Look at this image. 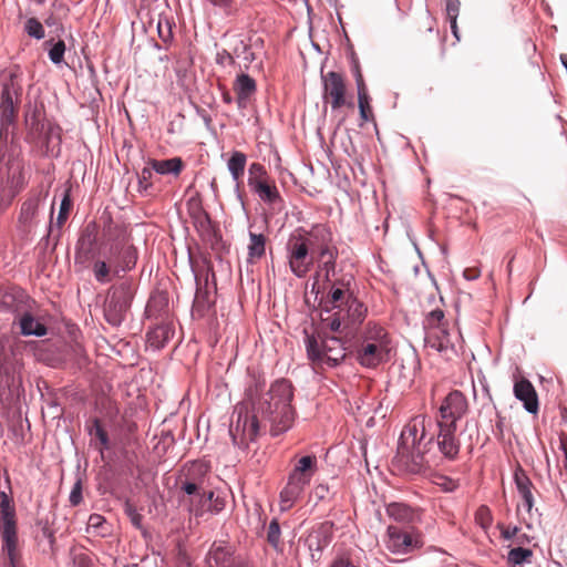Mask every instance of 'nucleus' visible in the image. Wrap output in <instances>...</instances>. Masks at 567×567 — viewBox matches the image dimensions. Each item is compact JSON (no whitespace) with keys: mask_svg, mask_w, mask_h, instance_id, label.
Wrapping results in <instances>:
<instances>
[{"mask_svg":"<svg viewBox=\"0 0 567 567\" xmlns=\"http://www.w3.org/2000/svg\"><path fill=\"white\" fill-rule=\"evenodd\" d=\"M310 481L289 474L286 486L280 492V509L282 512L290 509L293 504L301 497Z\"/></svg>","mask_w":567,"mask_h":567,"instance_id":"20","label":"nucleus"},{"mask_svg":"<svg viewBox=\"0 0 567 567\" xmlns=\"http://www.w3.org/2000/svg\"><path fill=\"white\" fill-rule=\"evenodd\" d=\"M252 412L254 414L249 415L248 411L243 406H237L234 411L236 420L230 425L229 434L233 444L239 449H246L249 442L255 441L259 433L260 423L262 421L260 416H257L254 410Z\"/></svg>","mask_w":567,"mask_h":567,"instance_id":"10","label":"nucleus"},{"mask_svg":"<svg viewBox=\"0 0 567 567\" xmlns=\"http://www.w3.org/2000/svg\"><path fill=\"white\" fill-rule=\"evenodd\" d=\"M330 567H362V565L351 556L341 555L333 559Z\"/></svg>","mask_w":567,"mask_h":567,"instance_id":"52","label":"nucleus"},{"mask_svg":"<svg viewBox=\"0 0 567 567\" xmlns=\"http://www.w3.org/2000/svg\"><path fill=\"white\" fill-rule=\"evenodd\" d=\"M323 84V99H330L332 110H338L341 106L348 105L353 107L352 102L346 100V84L342 75L338 72L330 71L326 74H321Z\"/></svg>","mask_w":567,"mask_h":567,"instance_id":"14","label":"nucleus"},{"mask_svg":"<svg viewBox=\"0 0 567 567\" xmlns=\"http://www.w3.org/2000/svg\"><path fill=\"white\" fill-rule=\"evenodd\" d=\"M233 53L235 59L243 60L245 69H248L256 60L255 53L251 51V47L241 39L234 45Z\"/></svg>","mask_w":567,"mask_h":567,"instance_id":"40","label":"nucleus"},{"mask_svg":"<svg viewBox=\"0 0 567 567\" xmlns=\"http://www.w3.org/2000/svg\"><path fill=\"white\" fill-rule=\"evenodd\" d=\"M38 526L40 527L39 533L35 536L39 547L44 554H54L55 537L54 532L49 525L48 520H39Z\"/></svg>","mask_w":567,"mask_h":567,"instance_id":"29","label":"nucleus"},{"mask_svg":"<svg viewBox=\"0 0 567 567\" xmlns=\"http://www.w3.org/2000/svg\"><path fill=\"white\" fill-rule=\"evenodd\" d=\"M71 206H72V200L70 197V190L66 189L61 199L60 209H59V214H58V218H56V225L59 227L62 226L65 223V220L68 219Z\"/></svg>","mask_w":567,"mask_h":567,"instance_id":"46","label":"nucleus"},{"mask_svg":"<svg viewBox=\"0 0 567 567\" xmlns=\"http://www.w3.org/2000/svg\"><path fill=\"white\" fill-rule=\"evenodd\" d=\"M248 264H255L256 260L264 257L266 252V237L264 234H256L249 231V244H248Z\"/></svg>","mask_w":567,"mask_h":567,"instance_id":"32","label":"nucleus"},{"mask_svg":"<svg viewBox=\"0 0 567 567\" xmlns=\"http://www.w3.org/2000/svg\"><path fill=\"white\" fill-rule=\"evenodd\" d=\"M267 181V171L264 165L260 163H251L248 168V186L251 188L256 186L257 183H261Z\"/></svg>","mask_w":567,"mask_h":567,"instance_id":"41","label":"nucleus"},{"mask_svg":"<svg viewBox=\"0 0 567 567\" xmlns=\"http://www.w3.org/2000/svg\"><path fill=\"white\" fill-rule=\"evenodd\" d=\"M461 2L460 0H445V12H446V19L450 20H457L458 13H460Z\"/></svg>","mask_w":567,"mask_h":567,"instance_id":"55","label":"nucleus"},{"mask_svg":"<svg viewBox=\"0 0 567 567\" xmlns=\"http://www.w3.org/2000/svg\"><path fill=\"white\" fill-rule=\"evenodd\" d=\"M317 471V457L315 455H306L298 460L290 474L311 481Z\"/></svg>","mask_w":567,"mask_h":567,"instance_id":"34","label":"nucleus"},{"mask_svg":"<svg viewBox=\"0 0 567 567\" xmlns=\"http://www.w3.org/2000/svg\"><path fill=\"white\" fill-rule=\"evenodd\" d=\"M224 508V501L219 498L218 496L215 497L213 501V507L207 509V512L210 513H218Z\"/></svg>","mask_w":567,"mask_h":567,"instance_id":"64","label":"nucleus"},{"mask_svg":"<svg viewBox=\"0 0 567 567\" xmlns=\"http://www.w3.org/2000/svg\"><path fill=\"white\" fill-rule=\"evenodd\" d=\"M11 503L10 495L4 491H0V534L2 538V553L8 557L4 567H19L16 511Z\"/></svg>","mask_w":567,"mask_h":567,"instance_id":"7","label":"nucleus"},{"mask_svg":"<svg viewBox=\"0 0 567 567\" xmlns=\"http://www.w3.org/2000/svg\"><path fill=\"white\" fill-rule=\"evenodd\" d=\"M64 53L65 43L63 40H59L55 43H53L51 49L49 50V59L53 64L59 65L63 62Z\"/></svg>","mask_w":567,"mask_h":567,"instance_id":"48","label":"nucleus"},{"mask_svg":"<svg viewBox=\"0 0 567 567\" xmlns=\"http://www.w3.org/2000/svg\"><path fill=\"white\" fill-rule=\"evenodd\" d=\"M72 567H92L91 559L86 555H78L73 559Z\"/></svg>","mask_w":567,"mask_h":567,"instance_id":"61","label":"nucleus"},{"mask_svg":"<svg viewBox=\"0 0 567 567\" xmlns=\"http://www.w3.org/2000/svg\"><path fill=\"white\" fill-rule=\"evenodd\" d=\"M93 275L97 282L106 284L111 280L110 268L103 260H97L93 265Z\"/></svg>","mask_w":567,"mask_h":567,"instance_id":"47","label":"nucleus"},{"mask_svg":"<svg viewBox=\"0 0 567 567\" xmlns=\"http://www.w3.org/2000/svg\"><path fill=\"white\" fill-rule=\"evenodd\" d=\"M134 297V282L124 280L112 286L106 295L103 313L107 323L120 327L126 319Z\"/></svg>","mask_w":567,"mask_h":567,"instance_id":"8","label":"nucleus"},{"mask_svg":"<svg viewBox=\"0 0 567 567\" xmlns=\"http://www.w3.org/2000/svg\"><path fill=\"white\" fill-rule=\"evenodd\" d=\"M514 482L519 495L523 498L524 507L527 509V512H530L534 505V496L532 493L533 483L522 466L516 467L514 472Z\"/></svg>","mask_w":567,"mask_h":567,"instance_id":"25","label":"nucleus"},{"mask_svg":"<svg viewBox=\"0 0 567 567\" xmlns=\"http://www.w3.org/2000/svg\"><path fill=\"white\" fill-rule=\"evenodd\" d=\"M280 540H281V529L280 525L277 518H274L267 529V542L269 545L278 550L280 548Z\"/></svg>","mask_w":567,"mask_h":567,"instance_id":"44","label":"nucleus"},{"mask_svg":"<svg viewBox=\"0 0 567 567\" xmlns=\"http://www.w3.org/2000/svg\"><path fill=\"white\" fill-rule=\"evenodd\" d=\"M153 173L154 171L151 165L142 168L141 173L137 175L140 190L146 192L150 187H152L151 179L153 177Z\"/></svg>","mask_w":567,"mask_h":567,"instance_id":"51","label":"nucleus"},{"mask_svg":"<svg viewBox=\"0 0 567 567\" xmlns=\"http://www.w3.org/2000/svg\"><path fill=\"white\" fill-rule=\"evenodd\" d=\"M385 546L393 554L404 555L421 548L423 540L419 533L409 532L391 525L388 527Z\"/></svg>","mask_w":567,"mask_h":567,"instance_id":"13","label":"nucleus"},{"mask_svg":"<svg viewBox=\"0 0 567 567\" xmlns=\"http://www.w3.org/2000/svg\"><path fill=\"white\" fill-rule=\"evenodd\" d=\"M307 358L313 367L336 368L346 358V347L338 337H321L303 330Z\"/></svg>","mask_w":567,"mask_h":567,"instance_id":"4","label":"nucleus"},{"mask_svg":"<svg viewBox=\"0 0 567 567\" xmlns=\"http://www.w3.org/2000/svg\"><path fill=\"white\" fill-rule=\"evenodd\" d=\"M189 215L200 235H209L212 233L210 217L199 203L189 204Z\"/></svg>","mask_w":567,"mask_h":567,"instance_id":"28","label":"nucleus"},{"mask_svg":"<svg viewBox=\"0 0 567 567\" xmlns=\"http://www.w3.org/2000/svg\"><path fill=\"white\" fill-rule=\"evenodd\" d=\"M181 489L189 496V512L195 516H200L199 506L202 505L200 498L204 493L202 484L190 480H185L181 483Z\"/></svg>","mask_w":567,"mask_h":567,"instance_id":"27","label":"nucleus"},{"mask_svg":"<svg viewBox=\"0 0 567 567\" xmlns=\"http://www.w3.org/2000/svg\"><path fill=\"white\" fill-rule=\"evenodd\" d=\"M351 72L354 76V80H355V84H357V90L358 89H362V87H367L365 83H364V79H363V75L361 73V68H360V63H359V59L357 58V55L352 52L351 53Z\"/></svg>","mask_w":567,"mask_h":567,"instance_id":"50","label":"nucleus"},{"mask_svg":"<svg viewBox=\"0 0 567 567\" xmlns=\"http://www.w3.org/2000/svg\"><path fill=\"white\" fill-rule=\"evenodd\" d=\"M0 85V137H7L17 121L22 85L14 73L1 79Z\"/></svg>","mask_w":567,"mask_h":567,"instance_id":"6","label":"nucleus"},{"mask_svg":"<svg viewBox=\"0 0 567 567\" xmlns=\"http://www.w3.org/2000/svg\"><path fill=\"white\" fill-rule=\"evenodd\" d=\"M329 494V486L327 484H318L313 489V495L318 501H323Z\"/></svg>","mask_w":567,"mask_h":567,"instance_id":"60","label":"nucleus"},{"mask_svg":"<svg viewBox=\"0 0 567 567\" xmlns=\"http://www.w3.org/2000/svg\"><path fill=\"white\" fill-rule=\"evenodd\" d=\"M311 250L301 240L296 233H293L286 244V258L290 271L297 278H305L315 264V258Z\"/></svg>","mask_w":567,"mask_h":567,"instance_id":"11","label":"nucleus"},{"mask_svg":"<svg viewBox=\"0 0 567 567\" xmlns=\"http://www.w3.org/2000/svg\"><path fill=\"white\" fill-rule=\"evenodd\" d=\"M107 258L114 262L115 272L132 270L137 261V250L131 244L130 234L120 226L106 230Z\"/></svg>","mask_w":567,"mask_h":567,"instance_id":"5","label":"nucleus"},{"mask_svg":"<svg viewBox=\"0 0 567 567\" xmlns=\"http://www.w3.org/2000/svg\"><path fill=\"white\" fill-rule=\"evenodd\" d=\"M513 391L515 398L523 402V406L528 413L536 414L538 412V396L530 381L526 379L516 381Z\"/></svg>","mask_w":567,"mask_h":567,"instance_id":"22","label":"nucleus"},{"mask_svg":"<svg viewBox=\"0 0 567 567\" xmlns=\"http://www.w3.org/2000/svg\"><path fill=\"white\" fill-rule=\"evenodd\" d=\"M295 233L313 255L334 245L332 233L324 224H315L309 229L298 228Z\"/></svg>","mask_w":567,"mask_h":567,"instance_id":"15","label":"nucleus"},{"mask_svg":"<svg viewBox=\"0 0 567 567\" xmlns=\"http://www.w3.org/2000/svg\"><path fill=\"white\" fill-rule=\"evenodd\" d=\"M363 341L375 344L380 343L381 346H391V340L385 329L371 322H369L365 328Z\"/></svg>","mask_w":567,"mask_h":567,"instance_id":"35","label":"nucleus"},{"mask_svg":"<svg viewBox=\"0 0 567 567\" xmlns=\"http://www.w3.org/2000/svg\"><path fill=\"white\" fill-rule=\"evenodd\" d=\"M338 256L339 250L336 245L323 249L313 256L318 274L322 275L323 282H331L332 277H334Z\"/></svg>","mask_w":567,"mask_h":567,"instance_id":"21","label":"nucleus"},{"mask_svg":"<svg viewBox=\"0 0 567 567\" xmlns=\"http://www.w3.org/2000/svg\"><path fill=\"white\" fill-rule=\"evenodd\" d=\"M533 555L532 549L518 546L508 551L506 560L511 567L523 566L532 561Z\"/></svg>","mask_w":567,"mask_h":567,"instance_id":"38","label":"nucleus"},{"mask_svg":"<svg viewBox=\"0 0 567 567\" xmlns=\"http://www.w3.org/2000/svg\"><path fill=\"white\" fill-rule=\"evenodd\" d=\"M174 336V329L169 323H163L151 329L146 334L147 347L154 351L163 349Z\"/></svg>","mask_w":567,"mask_h":567,"instance_id":"24","label":"nucleus"},{"mask_svg":"<svg viewBox=\"0 0 567 567\" xmlns=\"http://www.w3.org/2000/svg\"><path fill=\"white\" fill-rule=\"evenodd\" d=\"M504 421H505V419L498 412H496V422H495V432H494V434L496 436H498V437L503 436V433H504Z\"/></svg>","mask_w":567,"mask_h":567,"instance_id":"63","label":"nucleus"},{"mask_svg":"<svg viewBox=\"0 0 567 567\" xmlns=\"http://www.w3.org/2000/svg\"><path fill=\"white\" fill-rule=\"evenodd\" d=\"M125 514L136 528H142L143 516L137 512L136 507L130 503L125 504Z\"/></svg>","mask_w":567,"mask_h":567,"instance_id":"53","label":"nucleus"},{"mask_svg":"<svg viewBox=\"0 0 567 567\" xmlns=\"http://www.w3.org/2000/svg\"><path fill=\"white\" fill-rule=\"evenodd\" d=\"M467 399L461 391L454 390L442 401L439 409L440 417L436 420L435 425H450L456 427L457 421L467 413Z\"/></svg>","mask_w":567,"mask_h":567,"instance_id":"12","label":"nucleus"},{"mask_svg":"<svg viewBox=\"0 0 567 567\" xmlns=\"http://www.w3.org/2000/svg\"><path fill=\"white\" fill-rule=\"evenodd\" d=\"M444 311L434 309L430 311L423 320L425 331V346L439 352H446L453 349V343L447 330V323L444 320Z\"/></svg>","mask_w":567,"mask_h":567,"instance_id":"9","label":"nucleus"},{"mask_svg":"<svg viewBox=\"0 0 567 567\" xmlns=\"http://www.w3.org/2000/svg\"><path fill=\"white\" fill-rule=\"evenodd\" d=\"M90 435H95L96 439L101 442L104 449H109L110 441L106 431L101 425L99 419L93 420V427L90 431Z\"/></svg>","mask_w":567,"mask_h":567,"instance_id":"49","label":"nucleus"},{"mask_svg":"<svg viewBox=\"0 0 567 567\" xmlns=\"http://www.w3.org/2000/svg\"><path fill=\"white\" fill-rule=\"evenodd\" d=\"M214 302L210 300V293L207 289L197 288L193 307H192V316L193 318H203L210 310Z\"/></svg>","mask_w":567,"mask_h":567,"instance_id":"31","label":"nucleus"},{"mask_svg":"<svg viewBox=\"0 0 567 567\" xmlns=\"http://www.w3.org/2000/svg\"><path fill=\"white\" fill-rule=\"evenodd\" d=\"M25 124L32 134H40L43 130V124L40 122L37 112H33L31 116H27Z\"/></svg>","mask_w":567,"mask_h":567,"instance_id":"56","label":"nucleus"},{"mask_svg":"<svg viewBox=\"0 0 567 567\" xmlns=\"http://www.w3.org/2000/svg\"><path fill=\"white\" fill-rule=\"evenodd\" d=\"M105 523L103 516L99 514H91L87 520V529L99 530L100 527Z\"/></svg>","mask_w":567,"mask_h":567,"instance_id":"59","label":"nucleus"},{"mask_svg":"<svg viewBox=\"0 0 567 567\" xmlns=\"http://www.w3.org/2000/svg\"><path fill=\"white\" fill-rule=\"evenodd\" d=\"M82 499V480L78 478L70 492L69 502L72 506H78Z\"/></svg>","mask_w":567,"mask_h":567,"instance_id":"54","label":"nucleus"},{"mask_svg":"<svg viewBox=\"0 0 567 567\" xmlns=\"http://www.w3.org/2000/svg\"><path fill=\"white\" fill-rule=\"evenodd\" d=\"M433 483L439 486L445 493H452L456 491L460 486V482L456 478H452L444 474H435L433 475Z\"/></svg>","mask_w":567,"mask_h":567,"instance_id":"43","label":"nucleus"},{"mask_svg":"<svg viewBox=\"0 0 567 567\" xmlns=\"http://www.w3.org/2000/svg\"><path fill=\"white\" fill-rule=\"evenodd\" d=\"M293 388L289 380L278 379L269 390L252 400V410L261 421L269 423L270 434L279 436L290 430L296 412L291 405Z\"/></svg>","mask_w":567,"mask_h":567,"instance_id":"3","label":"nucleus"},{"mask_svg":"<svg viewBox=\"0 0 567 567\" xmlns=\"http://www.w3.org/2000/svg\"><path fill=\"white\" fill-rule=\"evenodd\" d=\"M96 236L86 228L80 236L75 246V261L84 264L94 256Z\"/></svg>","mask_w":567,"mask_h":567,"instance_id":"26","label":"nucleus"},{"mask_svg":"<svg viewBox=\"0 0 567 567\" xmlns=\"http://www.w3.org/2000/svg\"><path fill=\"white\" fill-rule=\"evenodd\" d=\"M519 528L517 526H507L502 528L501 536L502 538L509 540L515 537Z\"/></svg>","mask_w":567,"mask_h":567,"instance_id":"62","label":"nucleus"},{"mask_svg":"<svg viewBox=\"0 0 567 567\" xmlns=\"http://www.w3.org/2000/svg\"><path fill=\"white\" fill-rule=\"evenodd\" d=\"M20 330L23 336L35 337H43L48 331L47 327L29 312L20 318Z\"/></svg>","mask_w":567,"mask_h":567,"instance_id":"33","label":"nucleus"},{"mask_svg":"<svg viewBox=\"0 0 567 567\" xmlns=\"http://www.w3.org/2000/svg\"><path fill=\"white\" fill-rule=\"evenodd\" d=\"M385 512L393 520L403 524H413L421 519L419 511L412 508L405 503H390L386 505Z\"/></svg>","mask_w":567,"mask_h":567,"instance_id":"23","label":"nucleus"},{"mask_svg":"<svg viewBox=\"0 0 567 567\" xmlns=\"http://www.w3.org/2000/svg\"><path fill=\"white\" fill-rule=\"evenodd\" d=\"M45 195L41 190L32 193L21 205L19 227L22 233L29 234L38 224L37 217L40 205Z\"/></svg>","mask_w":567,"mask_h":567,"instance_id":"16","label":"nucleus"},{"mask_svg":"<svg viewBox=\"0 0 567 567\" xmlns=\"http://www.w3.org/2000/svg\"><path fill=\"white\" fill-rule=\"evenodd\" d=\"M215 493L213 491H205L202 494V505L199 506L200 516L207 512V509L213 507V501L215 499Z\"/></svg>","mask_w":567,"mask_h":567,"instance_id":"57","label":"nucleus"},{"mask_svg":"<svg viewBox=\"0 0 567 567\" xmlns=\"http://www.w3.org/2000/svg\"><path fill=\"white\" fill-rule=\"evenodd\" d=\"M216 63L219 65H234L235 64V56L234 53L228 52L227 50H221L217 52L216 54Z\"/></svg>","mask_w":567,"mask_h":567,"instance_id":"58","label":"nucleus"},{"mask_svg":"<svg viewBox=\"0 0 567 567\" xmlns=\"http://www.w3.org/2000/svg\"><path fill=\"white\" fill-rule=\"evenodd\" d=\"M333 523H321L307 537L306 544L311 551L312 559H319L321 553L330 545L333 538Z\"/></svg>","mask_w":567,"mask_h":567,"instance_id":"17","label":"nucleus"},{"mask_svg":"<svg viewBox=\"0 0 567 567\" xmlns=\"http://www.w3.org/2000/svg\"><path fill=\"white\" fill-rule=\"evenodd\" d=\"M432 425L430 416L420 414L412 417L401 432L395 458L411 474H420L425 470L429 463L426 454L434 439L439 452L445 460L455 461L458 457L461 444L456 437V427L435 425V434L429 431Z\"/></svg>","mask_w":567,"mask_h":567,"instance_id":"1","label":"nucleus"},{"mask_svg":"<svg viewBox=\"0 0 567 567\" xmlns=\"http://www.w3.org/2000/svg\"><path fill=\"white\" fill-rule=\"evenodd\" d=\"M310 481L289 474L286 486L280 492V509L282 512L290 509L293 504L301 497Z\"/></svg>","mask_w":567,"mask_h":567,"instance_id":"19","label":"nucleus"},{"mask_svg":"<svg viewBox=\"0 0 567 567\" xmlns=\"http://www.w3.org/2000/svg\"><path fill=\"white\" fill-rule=\"evenodd\" d=\"M358 106L360 112V117L362 121H370V96L368 94L367 87L358 89Z\"/></svg>","mask_w":567,"mask_h":567,"instance_id":"42","label":"nucleus"},{"mask_svg":"<svg viewBox=\"0 0 567 567\" xmlns=\"http://www.w3.org/2000/svg\"><path fill=\"white\" fill-rule=\"evenodd\" d=\"M328 284L330 288L323 302L321 322L332 332L348 334L363 322L368 309L347 288L350 280L342 278Z\"/></svg>","mask_w":567,"mask_h":567,"instance_id":"2","label":"nucleus"},{"mask_svg":"<svg viewBox=\"0 0 567 567\" xmlns=\"http://www.w3.org/2000/svg\"><path fill=\"white\" fill-rule=\"evenodd\" d=\"M148 165L159 175L177 176L183 169V161L179 157L168 159H150Z\"/></svg>","mask_w":567,"mask_h":567,"instance_id":"30","label":"nucleus"},{"mask_svg":"<svg viewBox=\"0 0 567 567\" xmlns=\"http://www.w3.org/2000/svg\"><path fill=\"white\" fill-rule=\"evenodd\" d=\"M391 346H381L380 343L362 342L358 351V360L365 368H375L389 360Z\"/></svg>","mask_w":567,"mask_h":567,"instance_id":"18","label":"nucleus"},{"mask_svg":"<svg viewBox=\"0 0 567 567\" xmlns=\"http://www.w3.org/2000/svg\"><path fill=\"white\" fill-rule=\"evenodd\" d=\"M234 90L237 95L251 96L257 90L256 81L250 75L241 73L234 82Z\"/></svg>","mask_w":567,"mask_h":567,"instance_id":"39","label":"nucleus"},{"mask_svg":"<svg viewBox=\"0 0 567 567\" xmlns=\"http://www.w3.org/2000/svg\"><path fill=\"white\" fill-rule=\"evenodd\" d=\"M24 31L30 38L35 40H41L45 35L42 23L35 18H29L25 21Z\"/></svg>","mask_w":567,"mask_h":567,"instance_id":"45","label":"nucleus"},{"mask_svg":"<svg viewBox=\"0 0 567 567\" xmlns=\"http://www.w3.org/2000/svg\"><path fill=\"white\" fill-rule=\"evenodd\" d=\"M247 163V156L243 152L235 151L228 159L227 167L231 175V178L238 183L239 178L244 175L245 166ZM236 188H239V185L236 184Z\"/></svg>","mask_w":567,"mask_h":567,"instance_id":"36","label":"nucleus"},{"mask_svg":"<svg viewBox=\"0 0 567 567\" xmlns=\"http://www.w3.org/2000/svg\"><path fill=\"white\" fill-rule=\"evenodd\" d=\"M261 202L266 204H275L278 199H280V194L276 186H272L268 183V181H264L261 183H257L256 186L250 188Z\"/></svg>","mask_w":567,"mask_h":567,"instance_id":"37","label":"nucleus"}]
</instances>
